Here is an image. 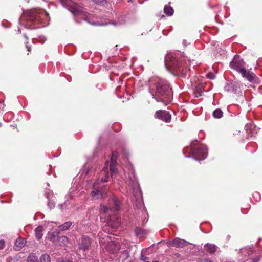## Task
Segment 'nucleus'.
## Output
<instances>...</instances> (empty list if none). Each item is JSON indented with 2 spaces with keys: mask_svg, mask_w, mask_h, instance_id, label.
I'll use <instances>...</instances> for the list:
<instances>
[{
  "mask_svg": "<svg viewBox=\"0 0 262 262\" xmlns=\"http://www.w3.org/2000/svg\"><path fill=\"white\" fill-rule=\"evenodd\" d=\"M39 262H51L50 257L48 254H43L40 258Z\"/></svg>",
  "mask_w": 262,
  "mask_h": 262,
  "instance_id": "nucleus-25",
  "label": "nucleus"
},
{
  "mask_svg": "<svg viewBox=\"0 0 262 262\" xmlns=\"http://www.w3.org/2000/svg\"><path fill=\"white\" fill-rule=\"evenodd\" d=\"M155 94L151 91L150 93L157 101L162 102L165 105L170 102L172 91L167 81L158 79L155 83Z\"/></svg>",
  "mask_w": 262,
  "mask_h": 262,
  "instance_id": "nucleus-1",
  "label": "nucleus"
},
{
  "mask_svg": "<svg viewBox=\"0 0 262 262\" xmlns=\"http://www.w3.org/2000/svg\"><path fill=\"white\" fill-rule=\"evenodd\" d=\"M2 125V123L0 122V127Z\"/></svg>",
  "mask_w": 262,
  "mask_h": 262,
  "instance_id": "nucleus-42",
  "label": "nucleus"
},
{
  "mask_svg": "<svg viewBox=\"0 0 262 262\" xmlns=\"http://www.w3.org/2000/svg\"><path fill=\"white\" fill-rule=\"evenodd\" d=\"M190 151L192 156L187 157H192L196 160H204L207 157V147L205 145L199 144L197 141H192L190 146Z\"/></svg>",
  "mask_w": 262,
  "mask_h": 262,
  "instance_id": "nucleus-4",
  "label": "nucleus"
},
{
  "mask_svg": "<svg viewBox=\"0 0 262 262\" xmlns=\"http://www.w3.org/2000/svg\"><path fill=\"white\" fill-rule=\"evenodd\" d=\"M120 202L118 199L115 196L113 197L110 201L108 207L103 205L101 206V211L104 213L110 212H115L120 210Z\"/></svg>",
  "mask_w": 262,
  "mask_h": 262,
  "instance_id": "nucleus-5",
  "label": "nucleus"
},
{
  "mask_svg": "<svg viewBox=\"0 0 262 262\" xmlns=\"http://www.w3.org/2000/svg\"><path fill=\"white\" fill-rule=\"evenodd\" d=\"M58 262H71L67 259H60L58 260Z\"/></svg>",
  "mask_w": 262,
  "mask_h": 262,
  "instance_id": "nucleus-33",
  "label": "nucleus"
},
{
  "mask_svg": "<svg viewBox=\"0 0 262 262\" xmlns=\"http://www.w3.org/2000/svg\"><path fill=\"white\" fill-rule=\"evenodd\" d=\"M127 1H128V2H130V1H131L132 0H127Z\"/></svg>",
  "mask_w": 262,
  "mask_h": 262,
  "instance_id": "nucleus-43",
  "label": "nucleus"
},
{
  "mask_svg": "<svg viewBox=\"0 0 262 262\" xmlns=\"http://www.w3.org/2000/svg\"><path fill=\"white\" fill-rule=\"evenodd\" d=\"M153 262H159V261H157V260H155V261H154Z\"/></svg>",
  "mask_w": 262,
  "mask_h": 262,
  "instance_id": "nucleus-41",
  "label": "nucleus"
},
{
  "mask_svg": "<svg viewBox=\"0 0 262 262\" xmlns=\"http://www.w3.org/2000/svg\"><path fill=\"white\" fill-rule=\"evenodd\" d=\"M155 117L166 122H169L171 121V115L166 111L160 110L157 111L155 113Z\"/></svg>",
  "mask_w": 262,
  "mask_h": 262,
  "instance_id": "nucleus-8",
  "label": "nucleus"
},
{
  "mask_svg": "<svg viewBox=\"0 0 262 262\" xmlns=\"http://www.w3.org/2000/svg\"><path fill=\"white\" fill-rule=\"evenodd\" d=\"M188 242L185 240L178 238L170 241L169 243V246L176 248H182L186 246Z\"/></svg>",
  "mask_w": 262,
  "mask_h": 262,
  "instance_id": "nucleus-10",
  "label": "nucleus"
},
{
  "mask_svg": "<svg viewBox=\"0 0 262 262\" xmlns=\"http://www.w3.org/2000/svg\"><path fill=\"white\" fill-rule=\"evenodd\" d=\"M24 37H25V38H26V39H28V37L27 36L26 34H24Z\"/></svg>",
  "mask_w": 262,
  "mask_h": 262,
  "instance_id": "nucleus-38",
  "label": "nucleus"
},
{
  "mask_svg": "<svg viewBox=\"0 0 262 262\" xmlns=\"http://www.w3.org/2000/svg\"><path fill=\"white\" fill-rule=\"evenodd\" d=\"M48 205L49 206V207L51 208V204H50V203H49Z\"/></svg>",
  "mask_w": 262,
  "mask_h": 262,
  "instance_id": "nucleus-40",
  "label": "nucleus"
},
{
  "mask_svg": "<svg viewBox=\"0 0 262 262\" xmlns=\"http://www.w3.org/2000/svg\"><path fill=\"white\" fill-rule=\"evenodd\" d=\"M164 11L165 13L168 16H171L173 13V9L170 6H165Z\"/></svg>",
  "mask_w": 262,
  "mask_h": 262,
  "instance_id": "nucleus-23",
  "label": "nucleus"
},
{
  "mask_svg": "<svg viewBox=\"0 0 262 262\" xmlns=\"http://www.w3.org/2000/svg\"><path fill=\"white\" fill-rule=\"evenodd\" d=\"M207 77L210 79H213L215 78V75L213 73H209L207 74Z\"/></svg>",
  "mask_w": 262,
  "mask_h": 262,
  "instance_id": "nucleus-29",
  "label": "nucleus"
},
{
  "mask_svg": "<svg viewBox=\"0 0 262 262\" xmlns=\"http://www.w3.org/2000/svg\"><path fill=\"white\" fill-rule=\"evenodd\" d=\"M121 223L120 219L116 217H112L108 221V225L113 228H117L119 226Z\"/></svg>",
  "mask_w": 262,
  "mask_h": 262,
  "instance_id": "nucleus-13",
  "label": "nucleus"
},
{
  "mask_svg": "<svg viewBox=\"0 0 262 262\" xmlns=\"http://www.w3.org/2000/svg\"><path fill=\"white\" fill-rule=\"evenodd\" d=\"M67 239L68 238L66 236H57V234H55L54 233H53L52 236L51 237V240L55 244H64Z\"/></svg>",
  "mask_w": 262,
  "mask_h": 262,
  "instance_id": "nucleus-11",
  "label": "nucleus"
},
{
  "mask_svg": "<svg viewBox=\"0 0 262 262\" xmlns=\"http://www.w3.org/2000/svg\"><path fill=\"white\" fill-rule=\"evenodd\" d=\"M183 58H177L172 54H168L165 58V64L166 68L180 73L184 77H186L189 69L185 67L183 62Z\"/></svg>",
  "mask_w": 262,
  "mask_h": 262,
  "instance_id": "nucleus-2",
  "label": "nucleus"
},
{
  "mask_svg": "<svg viewBox=\"0 0 262 262\" xmlns=\"http://www.w3.org/2000/svg\"><path fill=\"white\" fill-rule=\"evenodd\" d=\"M227 91H234L235 90L234 85L232 83H228L225 87Z\"/></svg>",
  "mask_w": 262,
  "mask_h": 262,
  "instance_id": "nucleus-26",
  "label": "nucleus"
},
{
  "mask_svg": "<svg viewBox=\"0 0 262 262\" xmlns=\"http://www.w3.org/2000/svg\"><path fill=\"white\" fill-rule=\"evenodd\" d=\"M94 3L97 4H102L105 2V0H92Z\"/></svg>",
  "mask_w": 262,
  "mask_h": 262,
  "instance_id": "nucleus-30",
  "label": "nucleus"
},
{
  "mask_svg": "<svg viewBox=\"0 0 262 262\" xmlns=\"http://www.w3.org/2000/svg\"><path fill=\"white\" fill-rule=\"evenodd\" d=\"M26 48L27 49V50L28 52H30L31 51V47L30 46H29L28 45V42H26Z\"/></svg>",
  "mask_w": 262,
  "mask_h": 262,
  "instance_id": "nucleus-32",
  "label": "nucleus"
},
{
  "mask_svg": "<svg viewBox=\"0 0 262 262\" xmlns=\"http://www.w3.org/2000/svg\"><path fill=\"white\" fill-rule=\"evenodd\" d=\"M5 246V242L4 241L1 240L0 241V249H3Z\"/></svg>",
  "mask_w": 262,
  "mask_h": 262,
  "instance_id": "nucleus-31",
  "label": "nucleus"
},
{
  "mask_svg": "<svg viewBox=\"0 0 262 262\" xmlns=\"http://www.w3.org/2000/svg\"><path fill=\"white\" fill-rule=\"evenodd\" d=\"M24 17L28 21L34 25H42V26L47 25L49 23V14L43 10H32L26 12Z\"/></svg>",
  "mask_w": 262,
  "mask_h": 262,
  "instance_id": "nucleus-3",
  "label": "nucleus"
},
{
  "mask_svg": "<svg viewBox=\"0 0 262 262\" xmlns=\"http://www.w3.org/2000/svg\"><path fill=\"white\" fill-rule=\"evenodd\" d=\"M118 154L116 152H113L111 159V162L110 165V170L111 172V175L113 176L114 174H116L117 172V169L116 168V165L117 163L116 160L117 159Z\"/></svg>",
  "mask_w": 262,
  "mask_h": 262,
  "instance_id": "nucleus-9",
  "label": "nucleus"
},
{
  "mask_svg": "<svg viewBox=\"0 0 262 262\" xmlns=\"http://www.w3.org/2000/svg\"><path fill=\"white\" fill-rule=\"evenodd\" d=\"M140 260L142 261H144V262H148V261H149V258L146 257V256H145L144 255H143L142 254H141V256H140Z\"/></svg>",
  "mask_w": 262,
  "mask_h": 262,
  "instance_id": "nucleus-28",
  "label": "nucleus"
},
{
  "mask_svg": "<svg viewBox=\"0 0 262 262\" xmlns=\"http://www.w3.org/2000/svg\"><path fill=\"white\" fill-rule=\"evenodd\" d=\"M223 113L220 108L215 110L212 113V116L214 118L220 119L223 117Z\"/></svg>",
  "mask_w": 262,
  "mask_h": 262,
  "instance_id": "nucleus-20",
  "label": "nucleus"
},
{
  "mask_svg": "<svg viewBox=\"0 0 262 262\" xmlns=\"http://www.w3.org/2000/svg\"><path fill=\"white\" fill-rule=\"evenodd\" d=\"M70 11L72 12V14H73L75 15H77L80 12L79 10H78L77 8L74 7H72L70 9Z\"/></svg>",
  "mask_w": 262,
  "mask_h": 262,
  "instance_id": "nucleus-27",
  "label": "nucleus"
},
{
  "mask_svg": "<svg viewBox=\"0 0 262 262\" xmlns=\"http://www.w3.org/2000/svg\"><path fill=\"white\" fill-rule=\"evenodd\" d=\"M204 262H213L212 261H211V260H209V259H204L203 260Z\"/></svg>",
  "mask_w": 262,
  "mask_h": 262,
  "instance_id": "nucleus-35",
  "label": "nucleus"
},
{
  "mask_svg": "<svg viewBox=\"0 0 262 262\" xmlns=\"http://www.w3.org/2000/svg\"><path fill=\"white\" fill-rule=\"evenodd\" d=\"M109 165V162L108 161H106L105 163V166L103 167L102 169V172L105 174V178H102L101 181L102 182H106L107 181V179L108 178V166Z\"/></svg>",
  "mask_w": 262,
  "mask_h": 262,
  "instance_id": "nucleus-16",
  "label": "nucleus"
},
{
  "mask_svg": "<svg viewBox=\"0 0 262 262\" xmlns=\"http://www.w3.org/2000/svg\"><path fill=\"white\" fill-rule=\"evenodd\" d=\"M43 227L41 226H39L35 229V233L36 237L37 239L39 240L42 237L43 234Z\"/></svg>",
  "mask_w": 262,
  "mask_h": 262,
  "instance_id": "nucleus-18",
  "label": "nucleus"
},
{
  "mask_svg": "<svg viewBox=\"0 0 262 262\" xmlns=\"http://www.w3.org/2000/svg\"><path fill=\"white\" fill-rule=\"evenodd\" d=\"M25 246V243L23 239L19 238L16 240L15 247L17 250H20Z\"/></svg>",
  "mask_w": 262,
  "mask_h": 262,
  "instance_id": "nucleus-19",
  "label": "nucleus"
},
{
  "mask_svg": "<svg viewBox=\"0 0 262 262\" xmlns=\"http://www.w3.org/2000/svg\"><path fill=\"white\" fill-rule=\"evenodd\" d=\"M243 77H245L249 81H252L256 77V75L252 72H247L245 69L242 71L241 73Z\"/></svg>",
  "mask_w": 262,
  "mask_h": 262,
  "instance_id": "nucleus-15",
  "label": "nucleus"
},
{
  "mask_svg": "<svg viewBox=\"0 0 262 262\" xmlns=\"http://www.w3.org/2000/svg\"><path fill=\"white\" fill-rule=\"evenodd\" d=\"M183 44L184 45V46H186V40H183Z\"/></svg>",
  "mask_w": 262,
  "mask_h": 262,
  "instance_id": "nucleus-37",
  "label": "nucleus"
},
{
  "mask_svg": "<svg viewBox=\"0 0 262 262\" xmlns=\"http://www.w3.org/2000/svg\"><path fill=\"white\" fill-rule=\"evenodd\" d=\"M72 223L71 221H68L65 222L62 225L59 226V228L61 230L64 231L69 229L72 225Z\"/></svg>",
  "mask_w": 262,
  "mask_h": 262,
  "instance_id": "nucleus-22",
  "label": "nucleus"
},
{
  "mask_svg": "<svg viewBox=\"0 0 262 262\" xmlns=\"http://www.w3.org/2000/svg\"><path fill=\"white\" fill-rule=\"evenodd\" d=\"M90 170H91V168H88V169L85 171V174H89Z\"/></svg>",
  "mask_w": 262,
  "mask_h": 262,
  "instance_id": "nucleus-34",
  "label": "nucleus"
},
{
  "mask_svg": "<svg viewBox=\"0 0 262 262\" xmlns=\"http://www.w3.org/2000/svg\"><path fill=\"white\" fill-rule=\"evenodd\" d=\"M27 262H39L37 257L34 254L31 253L29 255L27 259Z\"/></svg>",
  "mask_w": 262,
  "mask_h": 262,
  "instance_id": "nucleus-24",
  "label": "nucleus"
},
{
  "mask_svg": "<svg viewBox=\"0 0 262 262\" xmlns=\"http://www.w3.org/2000/svg\"><path fill=\"white\" fill-rule=\"evenodd\" d=\"M48 205L49 206V207L51 208V204H50V203H49Z\"/></svg>",
  "mask_w": 262,
  "mask_h": 262,
  "instance_id": "nucleus-39",
  "label": "nucleus"
},
{
  "mask_svg": "<svg viewBox=\"0 0 262 262\" xmlns=\"http://www.w3.org/2000/svg\"><path fill=\"white\" fill-rule=\"evenodd\" d=\"M127 183L132 188H136L138 186L137 179L134 173L128 174V179Z\"/></svg>",
  "mask_w": 262,
  "mask_h": 262,
  "instance_id": "nucleus-14",
  "label": "nucleus"
},
{
  "mask_svg": "<svg viewBox=\"0 0 262 262\" xmlns=\"http://www.w3.org/2000/svg\"><path fill=\"white\" fill-rule=\"evenodd\" d=\"M204 247L206 248L207 251L210 254L214 253L217 249L216 246L209 243L205 244Z\"/></svg>",
  "mask_w": 262,
  "mask_h": 262,
  "instance_id": "nucleus-17",
  "label": "nucleus"
},
{
  "mask_svg": "<svg viewBox=\"0 0 262 262\" xmlns=\"http://www.w3.org/2000/svg\"><path fill=\"white\" fill-rule=\"evenodd\" d=\"M107 192V188L105 186H98V183L95 182L93 185V190L92 191V195L98 199L103 197Z\"/></svg>",
  "mask_w": 262,
  "mask_h": 262,
  "instance_id": "nucleus-7",
  "label": "nucleus"
},
{
  "mask_svg": "<svg viewBox=\"0 0 262 262\" xmlns=\"http://www.w3.org/2000/svg\"><path fill=\"white\" fill-rule=\"evenodd\" d=\"M244 62L239 58V56L236 55L234 57L233 60L230 62V66L232 69L241 73L242 71L245 69L244 67Z\"/></svg>",
  "mask_w": 262,
  "mask_h": 262,
  "instance_id": "nucleus-6",
  "label": "nucleus"
},
{
  "mask_svg": "<svg viewBox=\"0 0 262 262\" xmlns=\"http://www.w3.org/2000/svg\"><path fill=\"white\" fill-rule=\"evenodd\" d=\"M91 244V241L90 238L87 236H83L79 244V249L85 251L89 248Z\"/></svg>",
  "mask_w": 262,
  "mask_h": 262,
  "instance_id": "nucleus-12",
  "label": "nucleus"
},
{
  "mask_svg": "<svg viewBox=\"0 0 262 262\" xmlns=\"http://www.w3.org/2000/svg\"><path fill=\"white\" fill-rule=\"evenodd\" d=\"M259 261V258H255L253 260V262H258Z\"/></svg>",
  "mask_w": 262,
  "mask_h": 262,
  "instance_id": "nucleus-36",
  "label": "nucleus"
},
{
  "mask_svg": "<svg viewBox=\"0 0 262 262\" xmlns=\"http://www.w3.org/2000/svg\"><path fill=\"white\" fill-rule=\"evenodd\" d=\"M136 235L139 237H143L145 234V231L141 228L137 227L135 230Z\"/></svg>",
  "mask_w": 262,
  "mask_h": 262,
  "instance_id": "nucleus-21",
  "label": "nucleus"
}]
</instances>
